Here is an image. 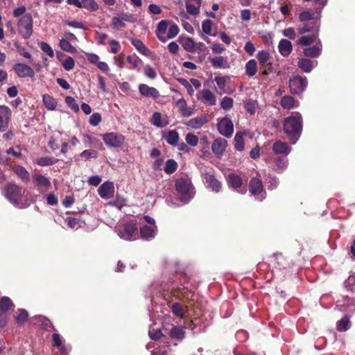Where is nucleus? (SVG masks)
<instances>
[{
	"label": "nucleus",
	"instance_id": "nucleus-1",
	"mask_svg": "<svg viewBox=\"0 0 355 355\" xmlns=\"http://www.w3.org/2000/svg\"><path fill=\"white\" fill-rule=\"evenodd\" d=\"M284 131L291 143L295 144L299 139L302 128V117L299 112H293L284 119Z\"/></svg>",
	"mask_w": 355,
	"mask_h": 355
},
{
	"label": "nucleus",
	"instance_id": "nucleus-2",
	"mask_svg": "<svg viewBox=\"0 0 355 355\" xmlns=\"http://www.w3.org/2000/svg\"><path fill=\"white\" fill-rule=\"evenodd\" d=\"M26 190L15 184H9L5 188V196L15 207L23 209L28 207L31 201L27 197H23Z\"/></svg>",
	"mask_w": 355,
	"mask_h": 355
},
{
	"label": "nucleus",
	"instance_id": "nucleus-3",
	"mask_svg": "<svg viewBox=\"0 0 355 355\" xmlns=\"http://www.w3.org/2000/svg\"><path fill=\"white\" fill-rule=\"evenodd\" d=\"M116 232L121 239L125 241H135L139 237L137 225L134 220L116 226Z\"/></svg>",
	"mask_w": 355,
	"mask_h": 355
},
{
	"label": "nucleus",
	"instance_id": "nucleus-4",
	"mask_svg": "<svg viewBox=\"0 0 355 355\" xmlns=\"http://www.w3.org/2000/svg\"><path fill=\"white\" fill-rule=\"evenodd\" d=\"M175 189L180 195V200L187 203L193 197V187L189 180L180 178L175 181Z\"/></svg>",
	"mask_w": 355,
	"mask_h": 355
},
{
	"label": "nucleus",
	"instance_id": "nucleus-5",
	"mask_svg": "<svg viewBox=\"0 0 355 355\" xmlns=\"http://www.w3.org/2000/svg\"><path fill=\"white\" fill-rule=\"evenodd\" d=\"M18 31L24 38H29L33 33V19L30 14L21 17L18 21Z\"/></svg>",
	"mask_w": 355,
	"mask_h": 355
},
{
	"label": "nucleus",
	"instance_id": "nucleus-6",
	"mask_svg": "<svg viewBox=\"0 0 355 355\" xmlns=\"http://www.w3.org/2000/svg\"><path fill=\"white\" fill-rule=\"evenodd\" d=\"M308 80L306 77L295 76L289 80L291 92L293 94H300L306 88Z\"/></svg>",
	"mask_w": 355,
	"mask_h": 355
},
{
	"label": "nucleus",
	"instance_id": "nucleus-7",
	"mask_svg": "<svg viewBox=\"0 0 355 355\" xmlns=\"http://www.w3.org/2000/svg\"><path fill=\"white\" fill-rule=\"evenodd\" d=\"M105 144L110 148H118L124 143V137L115 132H108L102 135Z\"/></svg>",
	"mask_w": 355,
	"mask_h": 355
},
{
	"label": "nucleus",
	"instance_id": "nucleus-8",
	"mask_svg": "<svg viewBox=\"0 0 355 355\" xmlns=\"http://www.w3.org/2000/svg\"><path fill=\"white\" fill-rule=\"evenodd\" d=\"M217 127L219 133L224 137L230 138L232 136L234 125L230 119L226 117L218 119Z\"/></svg>",
	"mask_w": 355,
	"mask_h": 355
},
{
	"label": "nucleus",
	"instance_id": "nucleus-9",
	"mask_svg": "<svg viewBox=\"0 0 355 355\" xmlns=\"http://www.w3.org/2000/svg\"><path fill=\"white\" fill-rule=\"evenodd\" d=\"M13 69L19 78H33L35 76L34 69L24 63H16L13 66Z\"/></svg>",
	"mask_w": 355,
	"mask_h": 355
},
{
	"label": "nucleus",
	"instance_id": "nucleus-10",
	"mask_svg": "<svg viewBox=\"0 0 355 355\" xmlns=\"http://www.w3.org/2000/svg\"><path fill=\"white\" fill-rule=\"evenodd\" d=\"M98 193L103 199H109L114 196V186L112 182H105L98 189Z\"/></svg>",
	"mask_w": 355,
	"mask_h": 355
},
{
	"label": "nucleus",
	"instance_id": "nucleus-11",
	"mask_svg": "<svg viewBox=\"0 0 355 355\" xmlns=\"http://www.w3.org/2000/svg\"><path fill=\"white\" fill-rule=\"evenodd\" d=\"M10 116V108L5 105H0V131H5L8 128Z\"/></svg>",
	"mask_w": 355,
	"mask_h": 355
},
{
	"label": "nucleus",
	"instance_id": "nucleus-12",
	"mask_svg": "<svg viewBox=\"0 0 355 355\" xmlns=\"http://www.w3.org/2000/svg\"><path fill=\"white\" fill-rule=\"evenodd\" d=\"M138 89L141 96L146 98H153L155 99L159 96V92L156 88L150 87L146 84H140L138 87Z\"/></svg>",
	"mask_w": 355,
	"mask_h": 355
},
{
	"label": "nucleus",
	"instance_id": "nucleus-13",
	"mask_svg": "<svg viewBox=\"0 0 355 355\" xmlns=\"http://www.w3.org/2000/svg\"><path fill=\"white\" fill-rule=\"evenodd\" d=\"M150 123L157 128H164L169 124V119L166 115H162L160 112H155L150 119Z\"/></svg>",
	"mask_w": 355,
	"mask_h": 355
},
{
	"label": "nucleus",
	"instance_id": "nucleus-14",
	"mask_svg": "<svg viewBox=\"0 0 355 355\" xmlns=\"http://www.w3.org/2000/svg\"><path fill=\"white\" fill-rule=\"evenodd\" d=\"M157 231L156 225H142L140 227V236L143 239L150 240L155 236Z\"/></svg>",
	"mask_w": 355,
	"mask_h": 355
},
{
	"label": "nucleus",
	"instance_id": "nucleus-15",
	"mask_svg": "<svg viewBox=\"0 0 355 355\" xmlns=\"http://www.w3.org/2000/svg\"><path fill=\"white\" fill-rule=\"evenodd\" d=\"M227 141L225 139L218 138L215 139L211 145L212 152L216 156L220 157L225 150Z\"/></svg>",
	"mask_w": 355,
	"mask_h": 355
},
{
	"label": "nucleus",
	"instance_id": "nucleus-16",
	"mask_svg": "<svg viewBox=\"0 0 355 355\" xmlns=\"http://www.w3.org/2000/svg\"><path fill=\"white\" fill-rule=\"evenodd\" d=\"M198 99L204 103H208L210 105H214L216 102V96L209 89H202L198 94Z\"/></svg>",
	"mask_w": 355,
	"mask_h": 355
},
{
	"label": "nucleus",
	"instance_id": "nucleus-17",
	"mask_svg": "<svg viewBox=\"0 0 355 355\" xmlns=\"http://www.w3.org/2000/svg\"><path fill=\"white\" fill-rule=\"evenodd\" d=\"M202 0H186V8L189 14L196 16L200 13Z\"/></svg>",
	"mask_w": 355,
	"mask_h": 355
},
{
	"label": "nucleus",
	"instance_id": "nucleus-18",
	"mask_svg": "<svg viewBox=\"0 0 355 355\" xmlns=\"http://www.w3.org/2000/svg\"><path fill=\"white\" fill-rule=\"evenodd\" d=\"M278 51L284 57H288L293 51L291 42L286 39H282L278 44Z\"/></svg>",
	"mask_w": 355,
	"mask_h": 355
},
{
	"label": "nucleus",
	"instance_id": "nucleus-19",
	"mask_svg": "<svg viewBox=\"0 0 355 355\" xmlns=\"http://www.w3.org/2000/svg\"><path fill=\"white\" fill-rule=\"evenodd\" d=\"M205 179L208 187L215 192H219L221 189V183L210 173H205Z\"/></svg>",
	"mask_w": 355,
	"mask_h": 355
},
{
	"label": "nucleus",
	"instance_id": "nucleus-20",
	"mask_svg": "<svg viewBox=\"0 0 355 355\" xmlns=\"http://www.w3.org/2000/svg\"><path fill=\"white\" fill-rule=\"evenodd\" d=\"M33 180L35 186L39 189L43 188L48 189L51 187V182L49 178L40 174H34L33 175Z\"/></svg>",
	"mask_w": 355,
	"mask_h": 355
},
{
	"label": "nucleus",
	"instance_id": "nucleus-21",
	"mask_svg": "<svg viewBox=\"0 0 355 355\" xmlns=\"http://www.w3.org/2000/svg\"><path fill=\"white\" fill-rule=\"evenodd\" d=\"M280 105L285 110H291L298 107L300 103L291 96H284L281 99Z\"/></svg>",
	"mask_w": 355,
	"mask_h": 355
},
{
	"label": "nucleus",
	"instance_id": "nucleus-22",
	"mask_svg": "<svg viewBox=\"0 0 355 355\" xmlns=\"http://www.w3.org/2000/svg\"><path fill=\"white\" fill-rule=\"evenodd\" d=\"M291 148L285 142L279 140L277 141L272 146V150L275 154H282L288 155L291 152Z\"/></svg>",
	"mask_w": 355,
	"mask_h": 355
},
{
	"label": "nucleus",
	"instance_id": "nucleus-23",
	"mask_svg": "<svg viewBox=\"0 0 355 355\" xmlns=\"http://www.w3.org/2000/svg\"><path fill=\"white\" fill-rule=\"evenodd\" d=\"M207 122V117L204 115H200L191 119L187 122L186 125L193 129H199Z\"/></svg>",
	"mask_w": 355,
	"mask_h": 355
},
{
	"label": "nucleus",
	"instance_id": "nucleus-24",
	"mask_svg": "<svg viewBox=\"0 0 355 355\" xmlns=\"http://www.w3.org/2000/svg\"><path fill=\"white\" fill-rule=\"evenodd\" d=\"M304 54L306 57H312L317 58L318 57L322 52V44L319 40L315 46H313L311 47L306 48L304 49Z\"/></svg>",
	"mask_w": 355,
	"mask_h": 355
},
{
	"label": "nucleus",
	"instance_id": "nucleus-25",
	"mask_svg": "<svg viewBox=\"0 0 355 355\" xmlns=\"http://www.w3.org/2000/svg\"><path fill=\"white\" fill-rule=\"evenodd\" d=\"M249 189L253 195H257L263 191L262 182L257 178H252L250 181Z\"/></svg>",
	"mask_w": 355,
	"mask_h": 355
},
{
	"label": "nucleus",
	"instance_id": "nucleus-26",
	"mask_svg": "<svg viewBox=\"0 0 355 355\" xmlns=\"http://www.w3.org/2000/svg\"><path fill=\"white\" fill-rule=\"evenodd\" d=\"M162 138L165 139L168 144L175 146L179 140V135L176 130H172L163 132Z\"/></svg>",
	"mask_w": 355,
	"mask_h": 355
},
{
	"label": "nucleus",
	"instance_id": "nucleus-27",
	"mask_svg": "<svg viewBox=\"0 0 355 355\" xmlns=\"http://www.w3.org/2000/svg\"><path fill=\"white\" fill-rule=\"evenodd\" d=\"M169 336L174 340H182L185 336L184 327L173 326L169 331Z\"/></svg>",
	"mask_w": 355,
	"mask_h": 355
},
{
	"label": "nucleus",
	"instance_id": "nucleus-28",
	"mask_svg": "<svg viewBox=\"0 0 355 355\" xmlns=\"http://www.w3.org/2000/svg\"><path fill=\"white\" fill-rule=\"evenodd\" d=\"M13 171L15 174L24 182H28L30 180V175L28 171L21 166H15L13 167Z\"/></svg>",
	"mask_w": 355,
	"mask_h": 355
},
{
	"label": "nucleus",
	"instance_id": "nucleus-29",
	"mask_svg": "<svg viewBox=\"0 0 355 355\" xmlns=\"http://www.w3.org/2000/svg\"><path fill=\"white\" fill-rule=\"evenodd\" d=\"M298 67L305 73H310L313 68V62L308 58H301L297 63Z\"/></svg>",
	"mask_w": 355,
	"mask_h": 355
},
{
	"label": "nucleus",
	"instance_id": "nucleus-30",
	"mask_svg": "<svg viewBox=\"0 0 355 355\" xmlns=\"http://www.w3.org/2000/svg\"><path fill=\"white\" fill-rule=\"evenodd\" d=\"M176 106L179 108L181 114L184 117L190 116L193 113L191 109L187 107V103L183 98H180L176 102Z\"/></svg>",
	"mask_w": 355,
	"mask_h": 355
},
{
	"label": "nucleus",
	"instance_id": "nucleus-31",
	"mask_svg": "<svg viewBox=\"0 0 355 355\" xmlns=\"http://www.w3.org/2000/svg\"><path fill=\"white\" fill-rule=\"evenodd\" d=\"M171 310L174 315L180 318H184L187 311V306L180 303H174L171 306Z\"/></svg>",
	"mask_w": 355,
	"mask_h": 355
},
{
	"label": "nucleus",
	"instance_id": "nucleus-32",
	"mask_svg": "<svg viewBox=\"0 0 355 355\" xmlns=\"http://www.w3.org/2000/svg\"><path fill=\"white\" fill-rule=\"evenodd\" d=\"M132 44L137 49V50L144 55H148L150 53V50L144 45V44L139 40H131Z\"/></svg>",
	"mask_w": 355,
	"mask_h": 355
},
{
	"label": "nucleus",
	"instance_id": "nucleus-33",
	"mask_svg": "<svg viewBox=\"0 0 355 355\" xmlns=\"http://www.w3.org/2000/svg\"><path fill=\"white\" fill-rule=\"evenodd\" d=\"M42 101L46 107L49 110H54L57 106L55 99L49 94H44L42 97Z\"/></svg>",
	"mask_w": 355,
	"mask_h": 355
},
{
	"label": "nucleus",
	"instance_id": "nucleus-34",
	"mask_svg": "<svg viewBox=\"0 0 355 355\" xmlns=\"http://www.w3.org/2000/svg\"><path fill=\"white\" fill-rule=\"evenodd\" d=\"M257 71V62L255 60H250L245 64V73L248 76H254Z\"/></svg>",
	"mask_w": 355,
	"mask_h": 355
},
{
	"label": "nucleus",
	"instance_id": "nucleus-35",
	"mask_svg": "<svg viewBox=\"0 0 355 355\" xmlns=\"http://www.w3.org/2000/svg\"><path fill=\"white\" fill-rule=\"evenodd\" d=\"M257 58L259 60V64L263 67L270 64L269 62L270 53L266 51H259L257 53Z\"/></svg>",
	"mask_w": 355,
	"mask_h": 355
},
{
	"label": "nucleus",
	"instance_id": "nucleus-36",
	"mask_svg": "<svg viewBox=\"0 0 355 355\" xmlns=\"http://www.w3.org/2000/svg\"><path fill=\"white\" fill-rule=\"evenodd\" d=\"M227 182L233 188H239L242 184L241 177L236 174H230L228 177Z\"/></svg>",
	"mask_w": 355,
	"mask_h": 355
},
{
	"label": "nucleus",
	"instance_id": "nucleus-37",
	"mask_svg": "<svg viewBox=\"0 0 355 355\" xmlns=\"http://www.w3.org/2000/svg\"><path fill=\"white\" fill-rule=\"evenodd\" d=\"M52 338L53 341V345L57 347L61 353H67V348L64 345H62V339L60 334H53L52 336Z\"/></svg>",
	"mask_w": 355,
	"mask_h": 355
},
{
	"label": "nucleus",
	"instance_id": "nucleus-38",
	"mask_svg": "<svg viewBox=\"0 0 355 355\" xmlns=\"http://www.w3.org/2000/svg\"><path fill=\"white\" fill-rule=\"evenodd\" d=\"M182 46L188 52H193L196 49V44L190 37L183 40L182 41Z\"/></svg>",
	"mask_w": 355,
	"mask_h": 355
},
{
	"label": "nucleus",
	"instance_id": "nucleus-39",
	"mask_svg": "<svg viewBox=\"0 0 355 355\" xmlns=\"http://www.w3.org/2000/svg\"><path fill=\"white\" fill-rule=\"evenodd\" d=\"M243 133L239 132L234 137L235 148L239 151H242L244 149L243 145Z\"/></svg>",
	"mask_w": 355,
	"mask_h": 355
},
{
	"label": "nucleus",
	"instance_id": "nucleus-40",
	"mask_svg": "<svg viewBox=\"0 0 355 355\" xmlns=\"http://www.w3.org/2000/svg\"><path fill=\"white\" fill-rule=\"evenodd\" d=\"M12 306L13 304L9 297H3L0 300V311L6 312Z\"/></svg>",
	"mask_w": 355,
	"mask_h": 355
},
{
	"label": "nucleus",
	"instance_id": "nucleus-41",
	"mask_svg": "<svg viewBox=\"0 0 355 355\" xmlns=\"http://www.w3.org/2000/svg\"><path fill=\"white\" fill-rule=\"evenodd\" d=\"M349 327L350 322L347 317H344L337 322V329L339 331H345Z\"/></svg>",
	"mask_w": 355,
	"mask_h": 355
},
{
	"label": "nucleus",
	"instance_id": "nucleus-42",
	"mask_svg": "<svg viewBox=\"0 0 355 355\" xmlns=\"http://www.w3.org/2000/svg\"><path fill=\"white\" fill-rule=\"evenodd\" d=\"M177 168L178 164L174 159H168L166 162L164 171L167 174H171L177 170Z\"/></svg>",
	"mask_w": 355,
	"mask_h": 355
},
{
	"label": "nucleus",
	"instance_id": "nucleus-43",
	"mask_svg": "<svg viewBox=\"0 0 355 355\" xmlns=\"http://www.w3.org/2000/svg\"><path fill=\"white\" fill-rule=\"evenodd\" d=\"M317 37V35H313L311 36H302L298 40L297 44L303 46L309 45L316 40Z\"/></svg>",
	"mask_w": 355,
	"mask_h": 355
},
{
	"label": "nucleus",
	"instance_id": "nucleus-44",
	"mask_svg": "<svg viewBox=\"0 0 355 355\" xmlns=\"http://www.w3.org/2000/svg\"><path fill=\"white\" fill-rule=\"evenodd\" d=\"M56 159L49 157H43L38 158L36 163L41 166H47L54 164Z\"/></svg>",
	"mask_w": 355,
	"mask_h": 355
},
{
	"label": "nucleus",
	"instance_id": "nucleus-45",
	"mask_svg": "<svg viewBox=\"0 0 355 355\" xmlns=\"http://www.w3.org/2000/svg\"><path fill=\"white\" fill-rule=\"evenodd\" d=\"M82 8L89 10H96L98 5L94 0H82Z\"/></svg>",
	"mask_w": 355,
	"mask_h": 355
},
{
	"label": "nucleus",
	"instance_id": "nucleus-46",
	"mask_svg": "<svg viewBox=\"0 0 355 355\" xmlns=\"http://www.w3.org/2000/svg\"><path fill=\"white\" fill-rule=\"evenodd\" d=\"M275 163L277 166L276 171L282 173L287 167L288 161L286 159L277 158L275 160Z\"/></svg>",
	"mask_w": 355,
	"mask_h": 355
},
{
	"label": "nucleus",
	"instance_id": "nucleus-47",
	"mask_svg": "<svg viewBox=\"0 0 355 355\" xmlns=\"http://www.w3.org/2000/svg\"><path fill=\"white\" fill-rule=\"evenodd\" d=\"M209 61L215 68H222L224 67L225 59L222 56L210 58Z\"/></svg>",
	"mask_w": 355,
	"mask_h": 355
},
{
	"label": "nucleus",
	"instance_id": "nucleus-48",
	"mask_svg": "<svg viewBox=\"0 0 355 355\" xmlns=\"http://www.w3.org/2000/svg\"><path fill=\"white\" fill-rule=\"evenodd\" d=\"M60 48L65 51H67V52H73L76 49L74 46H73L70 42L67 40H65V39H62L60 41Z\"/></svg>",
	"mask_w": 355,
	"mask_h": 355
},
{
	"label": "nucleus",
	"instance_id": "nucleus-49",
	"mask_svg": "<svg viewBox=\"0 0 355 355\" xmlns=\"http://www.w3.org/2000/svg\"><path fill=\"white\" fill-rule=\"evenodd\" d=\"M65 103L75 112H77L79 111V106L76 103L74 98H73L71 96H67L65 98Z\"/></svg>",
	"mask_w": 355,
	"mask_h": 355
},
{
	"label": "nucleus",
	"instance_id": "nucleus-50",
	"mask_svg": "<svg viewBox=\"0 0 355 355\" xmlns=\"http://www.w3.org/2000/svg\"><path fill=\"white\" fill-rule=\"evenodd\" d=\"M257 107V104L256 101L252 100H248L245 103V108L247 110V112H249L250 114H253L255 113Z\"/></svg>",
	"mask_w": 355,
	"mask_h": 355
},
{
	"label": "nucleus",
	"instance_id": "nucleus-51",
	"mask_svg": "<svg viewBox=\"0 0 355 355\" xmlns=\"http://www.w3.org/2000/svg\"><path fill=\"white\" fill-rule=\"evenodd\" d=\"M221 107L225 110H230L233 106V99L230 97H224L220 102Z\"/></svg>",
	"mask_w": 355,
	"mask_h": 355
},
{
	"label": "nucleus",
	"instance_id": "nucleus-52",
	"mask_svg": "<svg viewBox=\"0 0 355 355\" xmlns=\"http://www.w3.org/2000/svg\"><path fill=\"white\" fill-rule=\"evenodd\" d=\"M185 140L186 142L191 146H197L199 141L198 137L193 133L187 134Z\"/></svg>",
	"mask_w": 355,
	"mask_h": 355
},
{
	"label": "nucleus",
	"instance_id": "nucleus-53",
	"mask_svg": "<svg viewBox=\"0 0 355 355\" xmlns=\"http://www.w3.org/2000/svg\"><path fill=\"white\" fill-rule=\"evenodd\" d=\"M144 75L150 79H155L157 77L155 70L150 65L145 66L144 69Z\"/></svg>",
	"mask_w": 355,
	"mask_h": 355
},
{
	"label": "nucleus",
	"instance_id": "nucleus-54",
	"mask_svg": "<svg viewBox=\"0 0 355 355\" xmlns=\"http://www.w3.org/2000/svg\"><path fill=\"white\" fill-rule=\"evenodd\" d=\"M109 204L112 206L121 209L126 205V200L123 198L117 196L114 200L110 202Z\"/></svg>",
	"mask_w": 355,
	"mask_h": 355
},
{
	"label": "nucleus",
	"instance_id": "nucleus-55",
	"mask_svg": "<svg viewBox=\"0 0 355 355\" xmlns=\"http://www.w3.org/2000/svg\"><path fill=\"white\" fill-rule=\"evenodd\" d=\"M168 28V23L165 20L161 21L157 27L156 35L165 34Z\"/></svg>",
	"mask_w": 355,
	"mask_h": 355
},
{
	"label": "nucleus",
	"instance_id": "nucleus-56",
	"mask_svg": "<svg viewBox=\"0 0 355 355\" xmlns=\"http://www.w3.org/2000/svg\"><path fill=\"white\" fill-rule=\"evenodd\" d=\"M212 22L209 19H205L202 23V30L207 35H211Z\"/></svg>",
	"mask_w": 355,
	"mask_h": 355
},
{
	"label": "nucleus",
	"instance_id": "nucleus-57",
	"mask_svg": "<svg viewBox=\"0 0 355 355\" xmlns=\"http://www.w3.org/2000/svg\"><path fill=\"white\" fill-rule=\"evenodd\" d=\"M62 66L67 71H70L73 69L75 66L74 60L71 57H68L63 62Z\"/></svg>",
	"mask_w": 355,
	"mask_h": 355
},
{
	"label": "nucleus",
	"instance_id": "nucleus-58",
	"mask_svg": "<svg viewBox=\"0 0 355 355\" xmlns=\"http://www.w3.org/2000/svg\"><path fill=\"white\" fill-rule=\"evenodd\" d=\"M178 26L175 24L171 25L167 32L168 38L171 39L175 37L178 34Z\"/></svg>",
	"mask_w": 355,
	"mask_h": 355
},
{
	"label": "nucleus",
	"instance_id": "nucleus-59",
	"mask_svg": "<svg viewBox=\"0 0 355 355\" xmlns=\"http://www.w3.org/2000/svg\"><path fill=\"white\" fill-rule=\"evenodd\" d=\"M40 46L41 49L44 52H45L48 55H49L50 57H53V55H54L53 50L46 42H42L40 44Z\"/></svg>",
	"mask_w": 355,
	"mask_h": 355
},
{
	"label": "nucleus",
	"instance_id": "nucleus-60",
	"mask_svg": "<svg viewBox=\"0 0 355 355\" xmlns=\"http://www.w3.org/2000/svg\"><path fill=\"white\" fill-rule=\"evenodd\" d=\"M80 156L86 159L96 158L98 153L94 150H85L80 153Z\"/></svg>",
	"mask_w": 355,
	"mask_h": 355
},
{
	"label": "nucleus",
	"instance_id": "nucleus-61",
	"mask_svg": "<svg viewBox=\"0 0 355 355\" xmlns=\"http://www.w3.org/2000/svg\"><path fill=\"white\" fill-rule=\"evenodd\" d=\"M101 116L99 113H94L89 118V123L94 126L98 125L101 121Z\"/></svg>",
	"mask_w": 355,
	"mask_h": 355
},
{
	"label": "nucleus",
	"instance_id": "nucleus-62",
	"mask_svg": "<svg viewBox=\"0 0 355 355\" xmlns=\"http://www.w3.org/2000/svg\"><path fill=\"white\" fill-rule=\"evenodd\" d=\"M179 82L181 83V85H182L183 86L185 87V88L187 90L188 94L190 96H192L193 94L194 90H193V87H192V85H191V83H189V81H187L184 78H180L179 80Z\"/></svg>",
	"mask_w": 355,
	"mask_h": 355
},
{
	"label": "nucleus",
	"instance_id": "nucleus-63",
	"mask_svg": "<svg viewBox=\"0 0 355 355\" xmlns=\"http://www.w3.org/2000/svg\"><path fill=\"white\" fill-rule=\"evenodd\" d=\"M28 318V312L24 309H19L17 316V320L19 323L24 322Z\"/></svg>",
	"mask_w": 355,
	"mask_h": 355
},
{
	"label": "nucleus",
	"instance_id": "nucleus-64",
	"mask_svg": "<svg viewBox=\"0 0 355 355\" xmlns=\"http://www.w3.org/2000/svg\"><path fill=\"white\" fill-rule=\"evenodd\" d=\"M127 61L130 64L131 68L136 69L138 67L139 60L136 56L128 55Z\"/></svg>",
	"mask_w": 355,
	"mask_h": 355
}]
</instances>
